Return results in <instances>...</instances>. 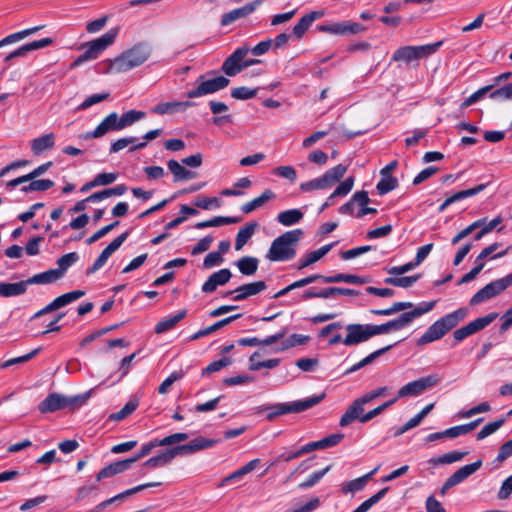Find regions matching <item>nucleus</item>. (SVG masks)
Returning a JSON list of instances; mask_svg holds the SVG:
<instances>
[{
	"instance_id": "f257e3e1",
	"label": "nucleus",
	"mask_w": 512,
	"mask_h": 512,
	"mask_svg": "<svg viewBox=\"0 0 512 512\" xmlns=\"http://www.w3.org/2000/svg\"><path fill=\"white\" fill-rule=\"evenodd\" d=\"M219 442L220 440L218 439H208L203 436H199L187 444L178 445L161 451L156 456L146 460L143 463V466L148 468L162 467L169 464L178 455H190L200 450L211 448Z\"/></svg>"
},
{
	"instance_id": "f03ea898",
	"label": "nucleus",
	"mask_w": 512,
	"mask_h": 512,
	"mask_svg": "<svg viewBox=\"0 0 512 512\" xmlns=\"http://www.w3.org/2000/svg\"><path fill=\"white\" fill-rule=\"evenodd\" d=\"M467 315L468 309L465 307L458 308L457 310L444 315L428 327L425 333L417 340V345L423 346L440 340L461 321H463Z\"/></svg>"
},
{
	"instance_id": "7ed1b4c3",
	"label": "nucleus",
	"mask_w": 512,
	"mask_h": 512,
	"mask_svg": "<svg viewBox=\"0 0 512 512\" xmlns=\"http://www.w3.org/2000/svg\"><path fill=\"white\" fill-rule=\"evenodd\" d=\"M325 397L326 394L321 393L319 395H313L311 397L293 402L262 405L258 408V413L267 412L266 419L268 421H273L276 417L281 415L290 413H300L305 410H308L322 402L325 399Z\"/></svg>"
},
{
	"instance_id": "20e7f679",
	"label": "nucleus",
	"mask_w": 512,
	"mask_h": 512,
	"mask_svg": "<svg viewBox=\"0 0 512 512\" xmlns=\"http://www.w3.org/2000/svg\"><path fill=\"white\" fill-rule=\"evenodd\" d=\"M303 236L301 229L287 231L273 240L270 249L266 255L270 261H289L296 255L293 248Z\"/></svg>"
},
{
	"instance_id": "39448f33",
	"label": "nucleus",
	"mask_w": 512,
	"mask_h": 512,
	"mask_svg": "<svg viewBox=\"0 0 512 512\" xmlns=\"http://www.w3.org/2000/svg\"><path fill=\"white\" fill-rule=\"evenodd\" d=\"M151 55V49L146 43H138L131 49L116 57L110 69L116 73L126 72L142 65Z\"/></svg>"
},
{
	"instance_id": "423d86ee",
	"label": "nucleus",
	"mask_w": 512,
	"mask_h": 512,
	"mask_svg": "<svg viewBox=\"0 0 512 512\" xmlns=\"http://www.w3.org/2000/svg\"><path fill=\"white\" fill-rule=\"evenodd\" d=\"M117 34V29H110L99 38L84 43L82 48L85 51L70 64V69H75L87 61L97 59L104 50L114 43Z\"/></svg>"
},
{
	"instance_id": "0eeeda50",
	"label": "nucleus",
	"mask_w": 512,
	"mask_h": 512,
	"mask_svg": "<svg viewBox=\"0 0 512 512\" xmlns=\"http://www.w3.org/2000/svg\"><path fill=\"white\" fill-rule=\"evenodd\" d=\"M88 399V394L76 395L72 397L64 396L59 393H50L38 405V410L42 414L54 413L66 408L75 410L83 406Z\"/></svg>"
},
{
	"instance_id": "6e6552de",
	"label": "nucleus",
	"mask_w": 512,
	"mask_h": 512,
	"mask_svg": "<svg viewBox=\"0 0 512 512\" xmlns=\"http://www.w3.org/2000/svg\"><path fill=\"white\" fill-rule=\"evenodd\" d=\"M436 302L430 301V302H422L417 306H413L412 302H395L392 304L391 307L386 309H371L370 312L377 316H390L395 314L396 312L403 311L406 309H410L413 307L412 310L402 313L403 320L406 324V326L410 325L416 318L422 316L425 313H428L431 311Z\"/></svg>"
},
{
	"instance_id": "1a4fd4ad",
	"label": "nucleus",
	"mask_w": 512,
	"mask_h": 512,
	"mask_svg": "<svg viewBox=\"0 0 512 512\" xmlns=\"http://www.w3.org/2000/svg\"><path fill=\"white\" fill-rule=\"evenodd\" d=\"M213 73L214 71H211L206 75H200L196 80V86L187 91V97L189 99L199 98L216 93L228 87L230 80L225 76L220 75L213 78H207V76Z\"/></svg>"
},
{
	"instance_id": "9d476101",
	"label": "nucleus",
	"mask_w": 512,
	"mask_h": 512,
	"mask_svg": "<svg viewBox=\"0 0 512 512\" xmlns=\"http://www.w3.org/2000/svg\"><path fill=\"white\" fill-rule=\"evenodd\" d=\"M440 381V378L436 374H431L412 382H409L402 386L398 390L397 398L404 397H415L424 393L426 390L436 386Z\"/></svg>"
},
{
	"instance_id": "9b49d317",
	"label": "nucleus",
	"mask_w": 512,
	"mask_h": 512,
	"mask_svg": "<svg viewBox=\"0 0 512 512\" xmlns=\"http://www.w3.org/2000/svg\"><path fill=\"white\" fill-rule=\"evenodd\" d=\"M498 314L496 312H491L486 316L476 318L475 320L469 322L468 324L454 330L453 338L456 343L462 342L467 337L483 330L488 325H490L496 318Z\"/></svg>"
},
{
	"instance_id": "f8f14e48",
	"label": "nucleus",
	"mask_w": 512,
	"mask_h": 512,
	"mask_svg": "<svg viewBox=\"0 0 512 512\" xmlns=\"http://www.w3.org/2000/svg\"><path fill=\"white\" fill-rule=\"evenodd\" d=\"M250 52L248 46H242L237 48L230 56H228L221 66V71L229 76L233 77L239 74L243 70L244 58Z\"/></svg>"
},
{
	"instance_id": "ddd939ff",
	"label": "nucleus",
	"mask_w": 512,
	"mask_h": 512,
	"mask_svg": "<svg viewBox=\"0 0 512 512\" xmlns=\"http://www.w3.org/2000/svg\"><path fill=\"white\" fill-rule=\"evenodd\" d=\"M318 31L335 35H355L363 33L367 28L358 22L342 21L317 26Z\"/></svg>"
},
{
	"instance_id": "4468645a",
	"label": "nucleus",
	"mask_w": 512,
	"mask_h": 512,
	"mask_svg": "<svg viewBox=\"0 0 512 512\" xmlns=\"http://www.w3.org/2000/svg\"><path fill=\"white\" fill-rule=\"evenodd\" d=\"M85 295V292L82 290H74L65 294H62L55 298L51 303L46 305L43 309L37 311L31 319H37L45 314L51 313L53 311H56L78 299H80L82 296Z\"/></svg>"
},
{
	"instance_id": "2eb2a0df",
	"label": "nucleus",
	"mask_w": 512,
	"mask_h": 512,
	"mask_svg": "<svg viewBox=\"0 0 512 512\" xmlns=\"http://www.w3.org/2000/svg\"><path fill=\"white\" fill-rule=\"evenodd\" d=\"M345 329L347 331L343 339L345 346H355L372 338L369 324H348Z\"/></svg>"
},
{
	"instance_id": "dca6fc26",
	"label": "nucleus",
	"mask_w": 512,
	"mask_h": 512,
	"mask_svg": "<svg viewBox=\"0 0 512 512\" xmlns=\"http://www.w3.org/2000/svg\"><path fill=\"white\" fill-rule=\"evenodd\" d=\"M118 123V114L116 112H112L108 116H106L93 131H89L83 135H80V138L84 140L100 138L110 131H119L121 130V127Z\"/></svg>"
},
{
	"instance_id": "f3484780",
	"label": "nucleus",
	"mask_w": 512,
	"mask_h": 512,
	"mask_svg": "<svg viewBox=\"0 0 512 512\" xmlns=\"http://www.w3.org/2000/svg\"><path fill=\"white\" fill-rule=\"evenodd\" d=\"M482 466V460H477L471 464L465 465L455 471L443 484L442 493L446 490L458 485L467 479L470 475L475 473Z\"/></svg>"
},
{
	"instance_id": "a211bd4d",
	"label": "nucleus",
	"mask_w": 512,
	"mask_h": 512,
	"mask_svg": "<svg viewBox=\"0 0 512 512\" xmlns=\"http://www.w3.org/2000/svg\"><path fill=\"white\" fill-rule=\"evenodd\" d=\"M267 288V285L265 281H256L251 282L247 284H243L239 287H237L235 290L226 292L225 296H229L233 293H235V296H233L234 301H242L245 300L251 296L257 295L264 291Z\"/></svg>"
},
{
	"instance_id": "6ab92c4d",
	"label": "nucleus",
	"mask_w": 512,
	"mask_h": 512,
	"mask_svg": "<svg viewBox=\"0 0 512 512\" xmlns=\"http://www.w3.org/2000/svg\"><path fill=\"white\" fill-rule=\"evenodd\" d=\"M261 3H262V0H256V1H253V2H250L246 5H244L243 7L236 8L234 10H231V11L223 14L221 21H220L221 25L228 26L238 19L245 18V17L249 16L257 9V7Z\"/></svg>"
},
{
	"instance_id": "aec40b11",
	"label": "nucleus",
	"mask_w": 512,
	"mask_h": 512,
	"mask_svg": "<svg viewBox=\"0 0 512 512\" xmlns=\"http://www.w3.org/2000/svg\"><path fill=\"white\" fill-rule=\"evenodd\" d=\"M231 277L232 273L228 268L220 269L208 277V279L203 283L201 290L204 293H212L218 286H223L228 283Z\"/></svg>"
},
{
	"instance_id": "412c9836",
	"label": "nucleus",
	"mask_w": 512,
	"mask_h": 512,
	"mask_svg": "<svg viewBox=\"0 0 512 512\" xmlns=\"http://www.w3.org/2000/svg\"><path fill=\"white\" fill-rule=\"evenodd\" d=\"M52 43H53V39L52 38H42V39H39V40L32 41L30 43L24 44L21 47L15 49L11 53H9L8 55H6L4 61L6 63H8L12 59H14V58L24 57L29 52L34 51V50H38V49H42V48H45V47H48Z\"/></svg>"
},
{
	"instance_id": "4be33fe9",
	"label": "nucleus",
	"mask_w": 512,
	"mask_h": 512,
	"mask_svg": "<svg viewBox=\"0 0 512 512\" xmlns=\"http://www.w3.org/2000/svg\"><path fill=\"white\" fill-rule=\"evenodd\" d=\"M132 466V460H119L116 462H113L104 468H102L96 475V481L100 482L106 478L113 477L117 474H120L128 469H130Z\"/></svg>"
},
{
	"instance_id": "5701e85b",
	"label": "nucleus",
	"mask_w": 512,
	"mask_h": 512,
	"mask_svg": "<svg viewBox=\"0 0 512 512\" xmlns=\"http://www.w3.org/2000/svg\"><path fill=\"white\" fill-rule=\"evenodd\" d=\"M323 16V12L321 11H311L305 14L303 17L299 19L296 25L293 27L292 33L296 39H301L312 23L321 18Z\"/></svg>"
},
{
	"instance_id": "b1692460",
	"label": "nucleus",
	"mask_w": 512,
	"mask_h": 512,
	"mask_svg": "<svg viewBox=\"0 0 512 512\" xmlns=\"http://www.w3.org/2000/svg\"><path fill=\"white\" fill-rule=\"evenodd\" d=\"M160 485V483H146V484H142V485H138L136 487H133L131 489H128L124 492H121L113 497H111L110 499H107L105 501H102L101 503H99L97 506H96V509L98 510H104L106 509L108 506L114 504V503H117V502H120V501H123L124 499H126L128 496H131L139 491H142L148 487H154V486H158Z\"/></svg>"
},
{
	"instance_id": "393cba45",
	"label": "nucleus",
	"mask_w": 512,
	"mask_h": 512,
	"mask_svg": "<svg viewBox=\"0 0 512 512\" xmlns=\"http://www.w3.org/2000/svg\"><path fill=\"white\" fill-rule=\"evenodd\" d=\"M194 105L195 103L189 100L182 102H163L153 107L151 109V112L158 115H164L179 111H185L186 109Z\"/></svg>"
},
{
	"instance_id": "a878e982",
	"label": "nucleus",
	"mask_w": 512,
	"mask_h": 512,
	"mask_svg": "<svg viewBox=\"0 0 512 512\" xmlns=\"http://www.w3.org/2000/svg\"><path fill=\"white\" fill-rule=\"evenodd\" d=\"M406 327V324L403 320L402 315H400L398 318L390 320L386 323L380 324V325H373L369 324V329L371 332V337H374L376 335L380 334H387L391 331H398Z\"/></svg>"
},
{
	"instance_id": "bb28decb",
	"label": "nucleus",
	"mask_w": 512,
	"mask_h": 512,
	"mask_svg": "<svg viewBox=\"0 0 512 512\" xmlns=\"http://www.w3.org/2000/svg\"><path fill=\"white\" fill-rule=\"evenodd\" d=\"M364 406L355 399L352 404L346 409L345 413L341 416L339 425L346 427L355 420H359L364 415Z\"/></svg>"
},
{
	"instance_id": "cd10ccee",
	"label": "nucleus",
	"mask_w": 512,
	"mask_h": 512,
	"mask_svg": "<svg viewBox=\"0 0 512 512\" xmlns=\"http://www.w3.org/2000/svg\"><path fill=\"white\" fill-rule=\"evenodd\" d=\"M167 167L173 175L174 182L194 179L197 176L196 172L186 169L182 164L173 159L167 162Z\"/></svg>"
},
{
	"instance_id": "c85d7f7f",
	"label": "nucleus",
	"mask_w": 512,
	"mask_h": 512,
	"mask_svg": "<svg viewBox=\"0 0 512 512\" xmlns=\"http://www.w3.org/2000/svg\"><path fill=\"white\" fill-rule=\"evenodd\" d=\"M500 245H501L500 243L495 242V243L489 245L488 247L484 248L479 253V255L475 258L474 264L477 267H480L481 270H483V268L485 266V260L488 257H490L491 259H497V258H501V257L505 256L508 253L509 248L505 249L504 251L493 254L500 247Z\"/></svg>"
},
{
	"instance_id": "c756f323",
	"label": "nucleus",
	"mask_w": 512,
	"mask_h": 512,
	"mask_svg": "<svg viewBox=\"0 0 512 512\" xmlns=\"http://www.w3.org/2000/svg\"><path fill=\"white\" fill-rule=\"evenodd\" d=\"M55 146L54 133H47L31 141V151L34 155H40L45 150L52 149Z\"/></svg>"
},
{
	"instance_id": "7c9ffc66",
	"label": "nucleus",
	"mask_w": 512,
	"mask_h": 512,
	"mask_svg": "<svg viewBox=\"0 0 512 512\" xmlns=\"http://www.w3.org/2000/svg\"><path fill=\"white\" fill-rule=\"evenodd\" d=\"M512 285V272L507 276L494 280L487 285L484 286L485 292L492 299L497 295L501 294L504 290H506L509 286Z\"/></svg>"
},
{
	"instance_id": "2f4dec72",
	"label": "nucleus",
	"mask_w": 512,
	"mask_h": 512,
	"mask_svg": "<svg viewBox=\"0 0 512 512\" xmlns=\"http://www.w3.org/2000/svg\"><path fill=\"white\" fill-rule=\"evenodd\" d=\"M186 315L187 310L183 309L173 316L162 319L156 324L154 328L155 333L162 334L173 329L181 320L186 317Z\"/></svg>"
},
{
	"instance_id": "473e14b6",
	"label": "nucleus",
	"mask_w": 512,
	"mask_h": 512,
	"mask_svg": "<svg viewBox=\"0 0 512 512\" xmlns=\"http://www.w3.org/2000/svg\"><path fill=\"white\" fill-rule=\"evenodd\" d=\"M275 196L276 195L272 190L266 189L260 196L254 198L253 200L242 205L241 211L244 214H249V213L253 212L254 210L265 205L269 200L274 199Z\"/></svg>"
},
{
	"instance_id": "72a5a7b5",
	"label": "nucleus",
	"mask_w": 512,
	"mask_h": 512,
	"mask_svg": "<svg viewBox=\"0 0 512 512\" xmlns=\"http://www.w3.org/2000/svg\"><path fill=\"white\" fill-rule=\"evenodd\" d=\"M27 287L26 280L16 283L0 282V296L8 298L23 295L27 291Z\"/></svg>"
},
{
	"instance_id": "f704fd0d",
	"label": "nucleus",
	"mask_w": 512,
	"mask_h": 512,
	"mask_svg": "<svg viewBox=\"0 0 512 512\" xmlns=\"http://www.w3.org/2000/svg\"><path fill=\"white\" fill-rule=\"evenodd\" d=\"M335 245V243H330L327 245L322 246L321 248L310 252L306 255L305 258L300 259V263L298 266V269H303L305 267H308L309 265L319 261L322 257H324Z\"/></svg>"
},
{
	"instance_id": "c9c22d12",
	"label": "nucleus",
	"mask_w": 512,
	"mask_h": 512,
	"mask_svg": "<svg viewBox=\"0 0 512 512\" xmlns=\"http://www.w3.org/2000/svg\"><path fill=\"white\" fill-rule=\"evenodd\" d=\"M62 277L60 274L56 271V269H50L45 272L35 274L29 279H27V285L31 284H50L54 283L57 280L61 279Z\"/></svg>"
},
{
	"instance_id": "e433bc0d",
	"label": "nucleus",
	"mask_w": 512,
	"mask_h": 512,
	"mask_svg": "<svg viewBox=\"0 0 512 512\" xmlns=\"http://www.w3.org/2000/svg\"><path fill=\"white\" fill-rule=\"evenodd\" d=\"M304 217L300 209H289L282 211L277 216V221L283 226H292L300 222Z\"/></svg>"
},
{
	"instance_id": "4c0bfd02",
	"label": "nucleus",
	"mask_w": 512,
	"mask_h": 512,
	"mask_svg": "<svg viewBox=\"0 0 512 512\" xmlns=\"http://www.w3.org/2000/svg\"><path fill=\"white\" fill-rule=\"evenodd\" d=\"M236 265L243 275L251 276L257 272L259 260L255 257L244 256L236 262Z\"/></svg>"
},
{
	"instance_id": "58836bf2",
	"label": "nucleus",
	"mask_w": 512,
	"mask_h": 512,
	"mask_svg": "<svg viewBox=\"0 0 512 512\" xmlns=\"http://www.w3.org/2000/svg\"><path fill=\"white\" fill-rule=\"evenodd\" d=\"M376 470L377 469H374V470H372L371 472L367 473L366 475H364L362 477H359V478H356L354 480L346 482L342 486V492L347 494V493H353V492H357V491L362 490L366 486V484L369 481V479L376 472Z\"/></svg>"
},
{
	"instance_id": "ea45409f",
	"label": "nucleus",
	"mask_w": 512,
	"mask_h": 512,
	"mask_svg": "<svg viewBox=\"0 0 512 512\" xmlns=\"http://www.w3.org/2000/svg\"><path fill=\"white\" fill-rule=\"evenodd\" d=\"M257 227L256 222H251L246 224L244 227H241L237 233L235 240V249L241 250L243 246L248 242V240L252 237Z\"/></svg>"
},
{
	"instance_id": "a19ab883",
	"label": "nucleus",
	"mask_w": 512,
	"mask_h": 512,
	"mask_svg": "<svg viewBox=\"0 0 512 512\" xmlns=\"http://www.w3.org/2000/svg\"><path fill=\"white\" fill-rule=\"evenodd\" d=\"M240 219L236 217H225V216H216L212 219L201 221L195 224L196 229H205L209 227H219L222 225H229L233 223L239 222Z\"/></svg>"
},
{
	"instance_id": "79ce46f5",
	"label": "nucleus",
	"mask_w": 512,
	"mask_h": 512,
	"mask_svg": "<svg viewBox=\"0 0 512 512\" xmlns=\"http://www.w3.org/2000/svg\"><path fill=\"white\" fill-rule=\"evenodd\" d=\"M346 171H347L346 165L338 164L335 167L327 170L322 175L323 181H325L328 188H330L345 175Z\"/></svg>"
},
{
	"instance_id": "37998d69",
	"label": "nucleus",
	"mask_w": 512,
	"mask_h": 512,
	"mask_svg": "<svg viewBox=\"0 0 512 512\" xmlns=\"http://www.w3.org/2000/svg\"><path fill=\"white\" fill-rule=\"evenodd\" d=\"M483 418H478L470 423L454 426L446 429V434L448 438H456L461 435H465L471 431H473L481 422Z\"/></svg>"
},
{
	"instance_id": "c03bdc74",
	"label": "nucleus",
	"mask_w": 512,
	"mask_h": 512,
	"mask_svg": "<svg viewBox=\"0 0 512 512\" xmlns=\"http://www.w3.org/2000/svg\"><path fill=\"white\" fill-rule=\"evenodd\" d=\"M416 48L415 46H403V47H400L398 48L393 56H392V60L393 61H404V62H411V61H414V60H418L417 56L419 54L416 53Z\"/></svg>"
},
{
	"instance_id": "a18cd8bd",
	"label": "nucleus",
	"mask_w": 512,
	"mask_h": 512,
	"mask_svg": "<svg viewBox=\"0 0 512 512\" xmlns=\"http://www.w3.org/2000/svg\"><path fill=\"white\" fill-rule=\"evenodd\" d=\"M420 277L421 274L404 277H387L384 279V283L395 287L408 288L417 282Z\"/></svg>"
},
{
	"instance_id": "49530a36",
	"label": "nucleus",
	"mask_w": 512,
	"mask_h": 512,
	"mask_svg": "<svg viewBox=\"0 0 512 512\" xmlns=\"http://www.w3.org/2000/svg\"><path fill=\"white\" fill-rule=\"evenodd\" d=\"M78 260L79 255L76 252L64 254L57 260L58 268L56 271L60 274L61 277H63L68 268L75 264Z\"/></svg>"
},
{
	"instance_id": "de8ad7c7",
	"label": "nucleus",
	"mask_w": 512,
	"mask_h": 512,
	"mask_svg": "<svg viewBox=\"0 0 512 512\" xmlns=\"http://www.w3.org/2000/svg\"><path fill=\"white\" fill-rule=\"evenodd\" d=\"M467 453L468 452L451 451L439 457L431 458L429 462L433 463L434 465L451 464L463 459L467 455Z\"/></svg>"
},
{
	"instance_id": "09e8293b",
	"label": "nucleus",
	"mask_w": 512,
	"mask_h": 512,
	"mask_svg": "<svg viewBox=\"0 0 512 512\" xmlns=\"http://www.w3.org/2000/svg\"><path fill=\"white\" fill-rule=\"evenodd\" d=\"M489 93V98L495 101H508L512 99V82L500 88L492 89Z\"/></svg>"
},
{
	"instance_id": "8fccbe9b",
	"label": "nucleus",
	"mask_w": 512,
	"mask_h": 512,
	"mask_svg": "<svg viewBox=\"0 0 512 512\" xmlns=\"http://www.w3.org/2000/svg\"><path fill=\"white\" fill-rule=\"evenodd\" d=\"M145 112L143 111H137V110H129L122 114L121 117H119V123L121 130L131 126L136 121L143 119L145 117Z\"/></svg>"
},
{
	"instance_id": "3c124183",
	"label": "nucleus",
	"mask_w": 512,
	"mask_h": 512,
	"mask_svg": "<svg viewBox=\"0 0 512 512\" xmlns=\"http://www.w3.org/2000/svg\"><path fill=\"white\" fill-rule=\"evenodd\" d=\"M41 350H42V348L38 347L23 356L11 358L9 360L0 362V368L6 369V368L11 367L16 364L25 363V362L31 360L32 358H34L35 356H37Z\"/></svg>"
},
{
	"instance_id": "603ef678",
	"label": "nucleus",
	"mask_w": 512,
	"mask_h": 512,
	"mask_svg": "<svg viewBox=\"0 0 512 512\" xmlns=\"http://www.w3.org/2000/svg\"><path fill=\"white\" fill-rule=\"evenodd\" d=\"M398 180L393 176H382L380 181L377 183L376 188L380 195H385L388 192L398 187Z\"/></svg>"
},
{
	"instance_id": "864d4df0",
	"label": "nucleus",
	"mask_w": 512,
	"mask_h": 512,
	"mask_svg": "<svg viewBox=\"0 0 512 512\" xmlns=\"http://www.w3.org/2000/svg\"><path fill=\"white\" fill-rule=\"evenodd\" d=\"M324 299L334 298L337 295H346V296H358L360 292L358 290L350 289V288H341V287H326L324 288Z\"/></svg>"
},
{
	"instance_id": "5fc2aeb1",
	"label": "nucleus",
	"mask_w": 512,
	"mask_h": 512,
	"mask_svg": "<svg viewBox=\"0 0 512 512\" xmlns=\"http://www.w3.org/2000/svg\"><path fill=\"white\" fill-rule=\"evenodd\" d=\"M137 407H138V402L130 400L124 405V407L121 410H119L116 413L111 414L109 416V419L113 420V421H121V420L127 418L129 415H131L136 410Z\"/></svg>"
},
{
	"instance_id": "6e6d98bb",
	"label": "nucleus",
	"mask_w": 512,
	"mask_h": 512,
	"mask_svg": "<svg viewBox=\"0 0 512 512\" xmlns=\"http://www.w3.org/2000/svg\"><path fill=\"white\" fill-rule=\"evenodd\" d=\"M494 88V85H487L484 86L477 91H475L473 94H471L468 98H466L460 105L462 109H465L480 99H482L489 91H491Z\"/></svg>"
},
{
	"instance_id": "4d7b16f0",
	"label": "nucleus",
	"mask_w": 512,
	"mask_h": 512,
	"mask_svg": "<svg viewBox=\"0 0 512 512\" xmlns=\"http://www.w3.org/2000/svg\"><path fill=\"white\" fill-rule=\"evenodd\" d=\"M331 469V465H328L322 470L313 472L305 481L299 484V488L308 489L316 485Z\"/></svg>"
},
{
	"instance_id": "13d9d810",
	"label": "nucleus",
	"mask_w": 512,
	"mask_h": 512,
	"mask_svg": "<svg viewBox=\"0 0 512 512\" xmlns=\"http://www.w3.org/2000/svg\"><path fill=\"white\" fill-rule=\"evenodd\" d=\"M389 490V487H384L376 494L365 500L360 506H358L353 512H367L374 504H376Z\"/></svg>"
},
{
	"instance_id": "bf43d9fd",
	"label": "nucleus",
	"mask_w": 512,
	"mask_h": 512,
	"mask_svg": "<svg viewBox=\"0 0 512 512\" xmlns=\"http://www.w3.org/2000/svg\"><path fill=\"white\" fill-rule=\"evenodd\" d=\"M258 88L250 89L245 86L233 88L231 90V97L237 100H248L257 95Z\"/></svg>"
},
{
	"instance_id": "052dcab7",
	"label": "nucleus",
	"mask_w": 512,
	"mask_h": 512,
	"mask_svg": "<svg viewBox=\"0 0 512 512\" xmlns=\"http://www.w3.org/2000/svg\"><path fill=\"white\" fill-rule=\"evenodd\" d=\"M109 97H110L109 92L90 95L78 106L77 109L78 110H86L95 104H98L102 101L107 100Z\"/></svg>"
},
{
	"instance_id": "680f3d73",
	"label": "nucleus",
	"mask_w": 512,
	"mask_h": 512,
	"mask_svg": "<svg viewBox=\"0 0 512 512\" xmlns=\"http://www.w3.org/2000/svg\"><path fill=\"white\" fill-rule=\"evenodd\" d=\"M194 205L198 208L209 210L211 208H219L221 206V201L217 197H198L194 201Z\"/></svg>"
},
{
	"instance_id": "e2e57ef3",
	"label": "nucleus",
	"mask_w": 512,
	"mask_h": 512,
	"mask_svg": "<svg viewBox=\"0 0 512 512\" xmlns=\"http://www.w3.org/2000/svg\"><path fill=\"white\" fill-rule=\"evenodd\" d=\"M354 178L348 177L341 182L333 193L329 196V200H333L337 196H346L353 188Z\"/></svg>"
},
{
	"instance_id": "0e129e2a",
	"label": "nucleus",
	"mask_w": 512,
	"mask_h": 512,
	"mask_svg": "<svg viewBox=\"0 0 512 512\" xmlns=\"http://www.w3.org/2000/svg\"><path fill=\"white\" fill-rule=\"evenodd\" d=\"M505 422L504 418L486 424L478 433L477 440H482L496 432Z\"/></svg>"
},
{
	"instance_id": "69168bd1",
	"label": "nucleus",
	"mask_w": 512,
	"mask_h": 512,
	"mask_svg": "<svg viewBox=\"0 0 512 512\" xmlns=\"http://www.w3.org/2000/svg\"><path fill=\"white\" fill-rule=\"evenodd\" d=\"M129 231H125L116 237L108 246L102 251V253L109 259V257L120 248L124 241L128 238Z\"/></svg>"
},
{
	"instance_id": "338daca9",
	"label": "nucleus",
	"mask_w": 512,
	"mask_h": 512,
	"mask_svg": "<svg viewBox=\"0 0 512 512\" xmlns=\"http://www.w3.org/2000/svg\"><path fill=\"white\" fill-rule=\"evenodd\" d=\"M443 41H438L432 44L415 46L416 53L419 54L417 56L418 59L426 58L432 54H434L438 49L442 46Z\"/></svg>"
},
{
	"instance_id": "774afa93",
	"label": "nucleus",
	"mask_w": 512,
	"mask_h": 512,
	"mask_svg": "<svg viewBox=\"0 0 512 512\" xmlns=\"http://www.w3.org/2000/svg\"><path fill=\"white\" fill-rule=\"evenodd\" d=\"M375 249L376 247H373L371 245L359 246L341 252L340 256L343 260H350Z\"/></svg>"
}]
</instances>
